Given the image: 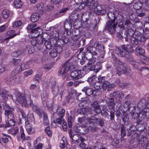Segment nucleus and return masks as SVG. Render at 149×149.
<instances>
[{
	"mask_svg": "<svg viewBox=\"0 0 149 149\" xmlns=\"http://www.w3.org/2000/svg\"><path fill=\"white\" fill-rule=\"evenodd\" d=\"M5 109V115L7 118L8 121L6 124L1 125L2 119L0 118V127L7 128L14 126L15 124L14 115V108L10 107L5 102L0 100V115L1 113V109Z\"/></svg>",
	"mask_w": 149,
	"mask_h": 149,
	"instance_id": "nucleus-1",
	"label": "nucleus"
},
{
	"mask_svg": "<svg viewBox=\"0 0 149 149\" xmlns=\"http://www.w3.org/2000/svg\"><path fill=\"white\" fill-rule=\"evenodd\" d=\"M81 5L93 10L95 13L98 15H104L106 13V10L103 8L101 4L98 3L95 0H87L86 1H82Z\"/></svg>",
	"mask_w": 149,
	"mask_h": 149,
	"instance_id": "nucleus-2",
	"label": "nucleus"
},
{
	"mask_svg": "<svg viewBox=\"0 0 149 149\" xmlns=\"http://www.w3.org/2000/svg\"><path fill=\"white\" fill-rule=\"evenodd\" d=\"M119 13V11L117 10H115V11L113 13L109 11L107 13V15L110 20L106 23V29L111 34H113L115 32L117 25V22L115 21V15H118Z\"/></svg>",
	"mask_w": 149,
	"mask_h": 149,
	"instance_id": "nucleus-3",
	"label": "nucleus"
},
{
	"mask_svg": "<svg viewBox=\"0 0 149 149\" xmlns=\"http://www.w3.org/2000/svg\"><path fill=\"white\" fill-rule=\"evenodd\" d=\"M16 102H18L22 104V106L26 107H28L29 105L30 107H32L33 104L32 101L29 97L26 98L22 94L18 93L16 97Z\"/></svg>",
	"mask_w": 149,
	"mask_h": 149,
	"instance_id": "nucleus-4",
	"label": "nucleus"
},
{
	"mask_svg": "<svg viewBox=\"0 0 149 149\" xmlns=\"http://www.w3.org/2000/svg\"><path fill=\"white\" fill-rule=\"evenodd\" d=\"M79 8L76 9L72 12L69 16L70 21L66 20L64 22V27L66 29H68V27L70 28L72 27V23L71 21L73 22H76L78 20V17L79 15L78 10H79Z\"/></svg>",
	"mask_w": 149,
	"mask_h": 149,
	"instance_id": "nucleus-5",
	"label": "nucleus"
},
{
	"mask_svg": "<svg viewBox=\"0 0 149 149\" xmlns=\"http://www.w3.org/2000/svg\"><path fill=\"white\" fill-rule=\"evenodd\" d=\"M122 49L124 50L123 51L120 48H116V54L120 57L126 56L127 53H129L131 52L133 49V47L131 45H122Z\"/></svg>",
	"mask_w": 149,
	"mask_h": 149,
	"instance_id": "nucleus-6",
	"label": "nucleus"
},
{
	"mask_svg": "<svg viewBox=\"0 0 149 149\" xmlns=\"http://www.w3.org/2000/svg\"><path fill=\"white\" fill-rule=\"evenodd\" d=\"M112 58L117 64L116 69V74L120 76L122 73L126 71V67L124 66L123 63L119 59L116 58L114 56H113Z\"/></svg>",
	"mask_w": 149,
	"mask_h": 149,
	"instance_id": "nucleus-7",
	"label": "nucleus"
},
{
	"mask_svg": "<svg viewBox=\"0 0 149 149\" xmlns=\"http://www.w3.org/2000/svg\"><path fill=\"white\" fill-rule=\"evenodd\" d=\"M130 41L132 44L136 45L138 44L139 42L143 41V40L142 36L139 35H135L131 37Z\"/></svg>",
	"mask_w": 149,
	"mask_h": 149,
	"instance_id": "nucleus-8",
	"label": "nucleus"
},
{
	"mask_svg": "<svg viewBox=\"0 0 149 149\" xmlns=\"http://www.w3.org/2000/svg\"><path fill=\"white\" fill-rule=\"evenodd\" d=\"M98 55V53L94 51H93L91 52V53H88L86 54L85 57L86 58L89 60V63L91 64H93L96 61V58L93 56H97Z\"/></svg>",
	"mask_w": 149,
	"mask_h": 149,
	"instance_id": "nucleus-9",
	"label": "nucleus"
},
{
	"mask_svg": "<svg viewBox=\"0 0 149 149\" xmlns=\"http://www.w3.org/2000/svg\"><path fill=\"white\" fill-rule=\"evenodd\" d=\"M65 109H62L57 113V115L56 116V122L58 124H61L64 122L63 117L65 115Z\"/></svg>",
	"mask_w": 149,
	"mask_h": 149,
	"instance_id": "nucleus-10",
	"label": "nucleus"
},
{
	"mask_svg": "<svg viewBox=\"0 0 149 149\" xmlns=\"http://www.w3.org/2000/svg\"><path fill=\"white\" fill-rule=\"evenodd\" d=\"M81 70H74L72 71L70 74V76L75 80L79 79L82 77L81 74Z\"/></svg>",
	"mask_w": 149,
	"mask_h": 149,
	"instance_id": "nucleus-11",
	"label": "nucleus"
},
{
	"mask_svg": "<svg viewBox=\"0 0 149 149\" xmlns=\"http://www.w3.org/2000/svg\"><path fill=\"white\" fill-rule=\"evenodd\" d=\"M49 85L52 89V91L53 94L55 95H57L58 93L60 87L56 85V82L54 81L50 82H49Z\"/></svg>",
	"mask_w": 149,
	"mask_h": 149,
	"instance_id": "nucleus-12",
	"label": "nucleus"
},
{
	"mask_svg": "<svg viewBox=\"0 0 149 149\" xmlns=\"http://www.w3.org/2000/svg\"><path fill=\"white\" fill-rule=\"evenodd\" d=\"M87 121L89 122L90 123L94 122L95 123H97L98 122L99 125L101 127L103 126L104 124V122L103 118L98 119L95 116H92L91 118L87 119Z\"/></svg>",
	"mask_w": 149,
	"mask_h": 149,
	"instance_id": "nucleus-13",
	"label": "nucleus"
},
{
	"mask_svg": "<svg viewBox=\"0 0 149 149\" xmlns=\"http://www.w3.org/2000/svg\"><path fill=\"white\" fill-rule=\"evenodd\" d=\"M68 65V63L65 64L61 70L59 71V72L62 75V77L63 79L65 78L67 75V73L69 70Z\"/></svg>",
	"mask_w": 149,
	"mask_h": 149,
	"instance_id": "nucleus-14",
	"label": "nucleus"
},
{
	"mask_svg": "<svg viewBox=\"0 0 149 149\" xmlns=\"http://www.w3.org/2000/svg\"><path fill=\"white\" fill-rule=\"evenodd\" d=\"M92 106L93 108L94 111L97 114H99L101 112V109L100 106L99 104V102L98 101H95L93 102L92 104Z\"/></svg>",
	"mask_w": 149,
	"mask_h": 149,
	"instance_id": "nucleus-15",
	"label": "nucleus"
},
{
	"mask_svg": "<svg viewBox=\"0 0 149 149\" xmlns=\"http://www.w3.org/2000/svg\"><path fill=\"white\" fill-rule=\"evenodd\" d=\"M31 107L32 108L33 110L36 113L40 118H42V114L45 112L41 110L36 105H34L33 104V106Z\"/></svg>",
	"mask_w": 149,
	"mask_h": 149,
	"instance_id": "nucleus-16",
	"label": "nucleus"
},
{
	"mask_svg": "<svg viewBox=\"0 0 149 149\" xmlns=\"http://www.w3.org/2000/svg\"><path fill=\"white\" fill-rule=\"evenodd\" d=\"M82 91L84 92L86 95L88 96L91 95L95 91V90H93L92 88L88 86L84 87Z\"/></svg>",
	"mask_w": 149,
	"mask_h": 149,
	"instance_id": "nucleus-17",
	"label": "nucleus"
},
{
	"mask_svg": "<svg viewBox=\"0 0 149 149\" xmlns=\"http://www.w3.org/2000/svg\"><path fill=\"white\" fill-rule=\"evenodd\" d=\"M96 44V49L99 52H102L103 56H101V57L103 58L104 57V55L105 54L104 51V46L102 44H99V43H98L96 42H95L94 45Z\"/></svg>",
	"mask_w": 149,
	"mask_h": 149,
	"instance_id": "nucleus-18",
	"label": "nucleus"
},
{
	"mask_svg": "<svg viewBox=\"0 0 149 149\" xmlns=\"http://www.w3.org/2000/svg\"><path fill=\"white\" fill-rule=\"evenodd\" d=\"M70 132L69 133V136L72 139V142L74 143H78L79 141L80 135L77 134H75L72 136L71 132V130L70 129Z\"/></svg>",
	"mask_w": 149,
	"mask_h": 149,
	"instance_id": "nucleus-19",
	"label": "nucleus"
},
{
	"mask_svg": "<svg viewBox=\"0 0 149 149\" xmlns=\"http://www.w3.org/2000/svg\"><path fill=\"white\" fill-rule=\"evenodd\" d=\"M7 35L9 36L8 37L5 38L4 40H9V39L14 37L15 36L18 35L15 33V31L13 30H10L7 33Z\"/></svg>",
	"mask_w": 149,
	"mask_h": 149,
	"instance_id": "nucleus-20",
	"label": "nucleus"
},
{
	"mask_svg": "<svg viewBox=\"0 0 149 149\" xmlns=\"http://www.w3.org/2000/svg\"><path fill=\"white\" fill-rule=\"evenodd\" d=\"M112 87V85L109 82L107 81H104L102 83V88L104 91H106L107 90H108V89L111 88Z\"/></svg>",
	"mask_w": 149,
	"mask_h": 149,
	"instance_id": "nucleus-21",
	"label": "nucleus"
},
{
	"mask_svg": "<svg viewBox=\"0 0 149 149\" xmlns=\"http://www.w3.org/2000/svg\"><path fill=\"white\" fill-rule=\"evenodd\" d=\"M115 103L114 102V100L112 98H110L108 100L107 106L109 110H113Z\"/></svg>",
	"mask_w": 149,
	"mask_h": 149,
	"instance_id": "nucleus-22",
	"label": "nucleus"
},
{
	"mask_svg": "<svg viewBox=\"0 0 149 149\" xmlns=\"http://www.w3.org/2000/svg\"><path fill=\"white\" fill-rule=\"evenodd\" d=\"M19 69L18 71L19 72H20L22 70L29 68V65L27 62H25L22 63L21 65H19Z\"/></svg>",
	"mask_w": 149,
	"mask_h": 149,
	"instance_id": "nucleus-23",
	"label": "nucleus"
},
{
	"mask_svg": "<svg viewBox=\"0 0 149 149\" xmlns=\"http://www.w3.org/2000/svg\"><path fill=\"white\" fill-rule=\"evenodd\" d=\"M125 128H126V130L128 131V136H130L133 132L136 130L135 127L131 125L129 126L128 125L126 126Z\"/></svg>",
	"mask_w": 149,
	"mask_h": 149,
	"instance_id": "nucleus-24",
	"label": "nucleus"
},
{
	"mask_svg": "<svg viewBox=\"0 0 149 149\" xmlns=\"http://www.w3.org/2000/svg\"><path fill=\"white\" fill-rule=\"evenodd\" d=\"M142 138H141L139 140V145L140 146H144L146 142L148 141L147 138L142 134Z\"/></svg>",
	"mask_w": 149,
	"mask_h": 149,
	"instance_id": "nucleus-25",
	"label": "nucleus"
},
{
	"mask_svg": "<svg viewBox=\"0 0 149 149\" xmlns=\"http://www.w3.org/2000/svg\"><path fill=\"white\" fill-rule=\"evenodd\" d=\"M146 102V100L144 99H141L138 103V107L140 109H144V106L145 105Z\"/></svg>",
	"mask_w": 149,
	"mask_h": 149,
	"instance_id": "nucleus-26",
	"label": "nucleus"
},
{
	"mask_svg": "<svg viewBox=\"0 0 149 149\" xmlns=\"http://www.w3.org/2000/svg\"><path fill=\"white\" fill-rule=\"evenodd\" d=\"M39 14L36 13H33L31 15V19L33 22H35L39 19Z\"/></svg>",
	"mask_w": 149,
	"mask_h": 149,
	"instance_id": "nucleus-27",
	"label": "nucleus"
},
{
	"mask_svg": "<svg viewBox=\"0 0 149 149\" xmlns=\"http://www.w3.org/2000/svg\"><path fill=\"white\" fill-rule=\"evenodd\" d=\"M3 136L1 137V142L3 143H8L9 141L8 138L10 139H11V136L10 135L7 134H4L3 133Z\"/></svg>",
	"mask_w": 149,
	"mask_h": 149,
	"instance_id": "nucleus-28",
	"label": "nucleus"
},
{
	"mask_svg": "<svg viewBox=\"0 0 149 149\" xmlns=\"http://www.w3.org/2000/svg\"><path fill=\"white\" fill-rule=\"evenodd\" d=\"M135 108L134 107H133L132 108V111H130V113L131 114L132 118L134 119H138L139 116L140 114L139 113H138L136 112H135Z\"/></svg>",
	"mask_w": 149,
	"mask_h": 149,
	"instance_id": "nucleus-29",
	"label": "nucleus"
},
{
	"mask_svg": "<svg viewBox=\"0 0 149 149\" xmlns=\"http://www.w3.org/2000/svg\"><path fill=\"white\" fill-rule=\"evenodd\" d=\"M31 33L32 34L34 33L36 34L38 36L40 35V33H42V30L39 27H38L31 30Z\"/></svg>",
	"mask_w": 149,
	"mask_h": 149,
	"instance_id": "nucleus-30",
	"label": "nucleus"
},
{
	"mask_svg": "<svg viewBox=\"0 0 149 149\" xmlns=\"http://www.w3.org/2000/svg\"><path fill=\"white\" fill-rule=\"evenodd\" d=\"M42 100L44 105H47V101L48 100V96L45 92H44L41 95Z\"/></svg>",
	"mask_w": 149,
	"mask_h": 149,
	"instance_id": "nucleus-31",
	"label": "nucleus"
},
{
	"mask_svg": "<svg viewBox=\"0 0 149 149\" xmlns=\"http://www.w3.org/2000/svg\"><path fill=\"white\" fill-rule=\"evenodd\" d=\"M139 135L136 133L134 134L131 137L130 142L133 143L137 142L138 140Z\"/></svg>",
	"mask_w": 149,
	"mask_h": 149,
	"instance_id": "nucleus-32",
	"label": "nucleus"
},
{
	"mask_svg": "<svg viewBox=\"0 0 149 149\" xmlns=\"http://www.w3.org/2000/svg\"><path fill=\"white\" fill-rule=\"evenodd\" d=\"M89 109L88 108H80L77 110V112L80 114H87L88 111Z\"/></svg>",
	"mask_w": 149,
	"mask_h": 149,
	"instance_id": "nucleus-33",
	"label": "nucleus"
},
{
	"mask_svg": "<svg viewBox=\"0 0 149 149\" xmlns=\"http://www.w3.org/2000/svg\"><path fill=\"white\" fill-rule=\"evenodd\" d=\"M42 115L43 116V123L46 126H48L49 121L47 113L45 112H44L43 113Z\"/></svg>",
	"mask_w": 149,
	"mask_h": 149,
	"instance_id": "nucleus-34",
	"label": "nucleus"
},
{
	"mask_svg": "<svg viewBox=\"0 0 149 149\" xmlns=\"http://www.w3.org/2000/svg\"><path fill=\"white\" fill-rule=\"evenodd\" d=\"M132 26V24L130 20H126L124 25L125 28L127 29H130Z\"/></svg>",
	"mask_w": 149,
	"mask_h": 149,
	"instance_id": "nucleus-35",
	"label": "nucleus"
},
{
	"mask_svg": "<svg viewBox=\"0 0 149 149\" xmlns=\"http://www.w3.org/2000/svg\"><path fill=\"white\" fill-rule=\"evenodd\" d=\"M67 144V142L66 139L65 138H62V140L61 141L60 144V145L61 149L62 148H64L65 146V145ZM66 149H69L67 147L66 148Z\"/></svg>",
	"mask_w": 149,
	"mask_h": 149,
	"instance_id": "nucleus-36",
	"label": "nucleus"
},
{
	"mask_svg": "<svg viewBox=\"0 0 149 149\" xmlns=\"http://www.w3.org/2000/svg\"><path fill=\"white\" fill-rule=\"evenodd\" d=\"M96 24H93V21L89 23L88 28L91 31H93L96 30Z\"/></svg>",
	"mask_w": 149,
	"mask_h": 149,
	"instance_id": "nucleus-37",
	"label": "nucleus"
},
{
	"mask_svg": "<svg viewBox=\"0 0 149 149\" xmlns=\"http://www.w3.org/2000/svg\"><path fill=\"white\" fill-rule=\"evenodd\" d=\"M121 118L123 121L124 123L128 122L129 119V117L128 115L125 112H124L121 116Z\"/></svg>",
	"mask_w": 149,
	"mask_h": 149,
	"instance_id": "nucleus-38",
	"label": "nucleus"
},
{
	"mask_svg": "<svg viewBox=\"0 0 149 149\" xmlns=\"http://www.w3.org/2000/svg\"><path fill=\"white\" fill-rule=\"evenodd\" d=\"M1 15L2 17L3 18L5 19H6L9 16V11L7 10H4L2 11Z\"/></svg>",
	"mask_w": 149,
	"mask_h": 149,
	"instance_id": "nucleus-39",
	"label": "nucleus"
},
{
	"mask_svg": "<svg viewBox=\"0 0 149 149\" xmlns=\"http://www.w3.org/2000/svg\"><path fill=\"white\" fill-rule=\"evenodd\" d=\"M22 3L20 0H16L14 3V6L16 8H20L22 7Z\"/></svg>",
	"mask_w": 149,
	"mask_h": 149,
	"instance_id": "nucleus-40",
	"label": "nucleus"
},
{
	"mask_svg": "<svg viewBox=\"0 0 149 149\" xmlns=\"http://www.w3.org/2000/svg\"><path fill=\"white\" fill-rule=\"evenodd\" d=\"M14 79L15 77L13 76L8 77L6 78V82L7 83L9 84H12L14 82Z\"/></svg>",
	"mask_w": 149,
	"mask_h": 149,
	"instance_id": "nucleus-41",
	"label": "nucleus"
},
{
	"mask_svg": "<svg viewBox=\"0 0 149 149\" xmlns=\"http://www.w3.org/2000/svg\"><path fill=\"white\" fill-rule=\"evenodd\" d=\"M120 35L122 38H125L126 41H128L127 37L128 34L127 32L125 29L123 30L122 32L121 33H120Z\"/></svg>",
	"mask_w": 149,
	"mask_h": 149,
	"instance_id": "nucleus-42",
	"label": "nucleus"
},
{
	"mask_svg": "<svg viewBox=\"0 0 149 149\" xmlns=\"http://www.w3.org/2000/svg\"><path fill=\"white\" fill-rule=\"evenodd\" d=\"M82 128V126L79 124H77L75 126L74 130L76 132L79 133L81 132V130Z\"/></svg>",
	"mask_w": 149,
	"mask_h": 149,
	"instance_id": "nucleus-43",
	"label": "nucleus"
},
{
	"mask_svg": "<svg viewBox=\"0 0 149 149\" xmlns=\"http://www.w3.org/2000/svg\"><path fill=\"white\" fill-rule=\"evenodd\" d=\"M136 51L139 54L142 55L145 52V50L139 47H137L135 49Z\"/></svg>",
	"mask_w": 149,
	"mask_h": 149,
	"instance_id": "nucleus-44",
	"label": "nucleus"
},
{
	"mask_svg": "<svg viewBox=\"0 0 149 149\" xmlns=\"http://www.w3.org/2000/svg\"><path fill=\"white\" fill-rule=\"evenodd\" d=\"M130 102L129 101H127L125 102L123 106L124 108L127 109V110H128L129 111H130V109H132L133 107L130 108ZM132 109H131L132 110Z\"/></svg>",
	"mask_w": 149,
	"mask_h": 149,
	"instance_id": "nucleus-45",
	"label": "nucleus"
},
{
	"mask_svg": "<svg viewBox=\"0 0 149 149\" xmlns=\"http://www.w3.org/2000/svg\"><path fill=\"white\" fill-rule=\"evenodd\" d=\"M126 126V125H125V126H122L121 127V135L122 137H124L126 135V128H125Z\"/></svg>",
	"mask_w": 149,
	"mask_h": 149,
	"instance_id": "nucleus-46",
	"label": "nucleus"
},
{
	"mask_svg": "<svg viewBox=\"0 0 149 149\" xmlns=\"http://www.w3.org/2000/svg\"><path fill=\"white\" fill-rule=\"evenodd\" d=\"M44 45L46 48L47 49H50L52 46L51 42L49 40L45 41L44 43Z\"/></svg>",
	"mask_w": 149,
	"mask_h": 149,
	"instance_id": "nucleus-47",
	"label": "nucleus"
},
{
	"mask_svg": "<svg viewBox=\"0 0 149 149\" xmlns=\"http://www.w3.org/2000/svg\"><path fill=\"white\" fill-rule=\"evenodd\" d=\"M22 24V22L20 20H18L15 22L13 23V27L14 28H16L20 26Z\"/></svg>",
	"mask_w": 149,
	"mask_h": 149,
	"instance_id": "nucleus-48",
	"label": "nucleus"
},
{
	"mask_svg": "<svg viewBox=\"0 0 149 149\" xmlns=\"http://www.w3.org/2000/svg\"><path fill=\"white\" fill-rule=\"evenodd\" d=\"M142 7V4L140 2L135 3L134 5V8L136 10H138Z\"/></svg>",
	"mask_w": 149,
	"mask_h": 149,
	"instance_id": "nucleus-49",
	"label": "nucleus"
},
{
	"mask_svg": "<svg viewBox=\"0 0 149 149\" xmlns=\"http://www.w3.org/2000/svg\"><path fill=\"white\" fill-rule=\"evenodd\" d=\"M73 121V119L71 116H70L68 117V127L70 128H71L72 127V124Z\"/></svg>",
	"mask_w": 149,
	"mask_h": 149,
	"instance_id": "nucleus-50",
	"label": "nucleus"
},
{
	"mask_svg": "<svg viewBox=\"0 0 149 149\" xmlns=\"http://www.w3.org/2000/svg\"><path fill=\"white\" fill-rule=\"evenodd\" d=\"M58 106L54 105L52 108V110L53 113V115L52 114V116H55L57 115V113H56V112L58 111Z\"/></svg>",
	"mask_w": 149,
	"mask_h": 149,
	"instance_id": "nucleus-51",
	"label": "nucleus"
},
{
	"mask_svg": "<svg viewBox=\"0 0 149 149\" xmlns=\"http://www.w3.org/2000/svg\"><path fill=\"white\" fill-rule=\"evenodd\" d=\"M28 120L30 121L31 122L34 123H35V121L34 118L33 114H28Z\"/></svg>",
	"mask_w": 149,
	"mask_h": 149,
	"instance_id": "nucleus-52",
	"label": "nucleus"
},
{
	"mask_svg": "<svg viewBox=\"0 0 149 149\" xmlns=\"http://www.w3.org/2000/svg\"><path fill=\"white\" fill-rule=\"evenodd\" d=\"M93 64L89 63V61L88 64L89 71L94 70L96 68V65H92Z\"/></svg>",
	"mask_w": 149,
	"mask_h": 149,
	"instance_id": "nucleus-53",
	"label": "nucleus"
},
{
	"mask_svg": "<svg viewBox=\"0 0 149 149\" xmlns=\"http://www.w3.org/2000/svg\"><path fill=\"white\" fill-rule=\"evenodd\" d=\"M45 131L49 136H52V132L50 130V128L48 126L45 129Z\"/></svg>",
	"mask_w": 149,
	"mask_h": 149,
	"instance_id": "nucleus-54",
	"label": "nucleus"
},
{
	"mask_svg": "<svg viewBox=\"0 0 149 149\" xmlns=\"http://www.w3.org/2000/svg\"><path fill=\"white\" fill-rule=\"evenodd\" d=\"M7 91L6 90L2 89L0 91V95L2 97H5L7 95Z\"/></svg>",
	"mask_w": 149,
	"mask_h": 149,
	"instance_id": "nucleus-55",
	"label": "nucleus"
},
{
	"mask_svg": "<svg viewBox=\"0 0 149 149\" xmlns=\"http://www.w3.org/2000/svg\"><path fill=\"white\" fill-rule=\"evenodd\" d=\"M41 77V75L39 74H37L34 78V81L36 82H39L40 81Z\"/></svg>",
	"mask_w": 149,
	"mask_h": 149,
	"instance_id": "nucleus-56",
	"label": "nucleus"
},
{
	"mask_svg": "<svg viewBox=\"0 0 149 149\" xmlns=\"http://www.w3.org/2000/svg\"><path fill=\"white\" fill-rule=\"evenodd\" d=\"M22 54L21 51H18L17 52H14L12 53V55L13 56L18 57Z\"/></svg>",
	"mask_w": 149,
	"mask_h": 149,
	"instance_id": "nucleus-57",
	"label": "nucleus"
},
{
	"mask_svg": "<svg viewBox=\"0 0 149 149\" xmlns=\"http://www.w3.org/2000/svg\"><path fill=\"white\" fill-rule=\"evenodd\" d=\"M57 53L56 52V50L54 49H53L52 51L49 52V54L52 57H55L57 56Z\"/></svg>",
	"mask_w": 149,
	"mask_h": 149,
	"instance_id": "nucleus-58",
	"label": "nucleus"
},
{
	"mask_svg": "<svg viewBox=\"0 0 149 149\" xmlns=\"http://www.w3.org/2000/svg\"><path fill=\"white\" fill-rule=\"evenodd\" d=\"M141 110H142L140 112V114L143 116V118H144L146 117V113L149 111L145 109Z\"/></svg>",
	"mask_w": 149,
	"mask_h": 149,
	"instance_id": "nucleus-59",
	"label": "nucleus"
},
{
	"mask_svg": "<svg viewBox=\"0 0 149 149\" xmlns=\"http://www.w3.org/2000/svg\"><path fill=\"white\" fill-rule=\"evenodd\" d=\"M37 45H41L43 42V39L41 37H37Z\"/></svg>",
	"mask_w": 149,
	"mask_h": 149,
	"instance_id": "nucleus-60",
	"label": "nucleus"
},
{
	"mask_svg": "<svg viewBox=\"0 0 149 149\" xmlns=\"http://www.w3.org/2000/svg\"><path fill=\"white\" fill-rule=\"evenodd\" d=\"M109 112L110 113V119L111 120H114L115 117V113L114 110L113 111V110L111 109Z\"/></svg>",
	"mask_w": 149,
	"mask_h": 149,
	"instance_id": "nucleus-61",
	"label": "nucleus"
},
{
	"mask_svg": "<svg viewBox=\"0 0 149 149\" xmlns=\"http://www.w3.org/2000/svg\"><path fill=\"white\" fill-rule=\"evenodd\" d=\"M97 77L95 75H93L92 76L89 77L87 79V81L88 82H91L94 80Z\"/></svg>",
	"mask_w": 149,
	"mask_h": 149,
	"instance_id": "nucleus-62",
	"label": "nucleus"
},
{
	"mask_svg": "<svg viewBox=\"0 0 149 149\" xmlns=\"http://www.w3.org/2000/svg\"><path fill=\"white\" fill-rule=\"evenodd\" d=\"M143 40H144V39H148L149 38V31L146 30L144 32L143 34Z\"/></svg>",
	"mask_w": 149,
	"mask_h": 149,
	"instance_id": "nucleus-63",
	"label": "nucleus"
},
{
	"mask_svg": "<svg viewBox=\"0 0 149 149\" xmlns=\"http://www.w3.org/2000/svg\"><path fill=\"white\" fill-rule=\"evenodd\" d=\"M119 91H114L113 93H111L109 95V96L110 97H115L116 98L117 95L118 94Z\"/></svg>",
	"mask_w": 149,
	"mask_h": 149,
	"instance_id": "nucleus-64",
	"label": "nucleus"
}]
</instances>
